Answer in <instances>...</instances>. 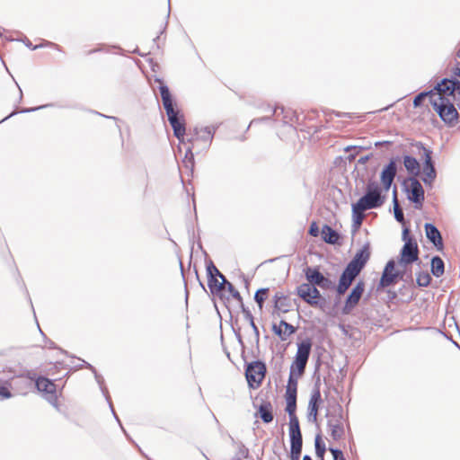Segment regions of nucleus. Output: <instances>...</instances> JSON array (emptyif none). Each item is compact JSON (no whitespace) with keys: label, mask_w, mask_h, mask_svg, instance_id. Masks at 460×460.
I'll use <instances>...</instances> for the list:
<instances>
[{"label":"nucleus","mask_w":460,"mask_h":460,"mask_svg":"<svg viewBox=\"0 0 460 460\" xmlns=\"http://www.w3.org/2000/svg\"><path fill=\"white\" fill-rule=\"evenodd\" d=\"M460 91V82L445 78L430 91V106L438 115H459L455 107L456 92Z\"/></svg>","instance_id":"nucleus-1"},{"label":"nucleus","mask_w":460,"mask_h":460,"mask_svg":"<svg viewBox=\"0 0 460 460\" xmlns=\"http://www.w3.org/2000/svg\"><path fill=\"white\" fill-rule=\"evenodd\" d=\"M402 240L403 245L399 252L398 264L405 268L407 265L416 262L420 266L421 261L419 258V246L415 236L411 233L409 226L402 225Z\"/></svg>","instance_id":"nucleus-2"},{"label":"nucleus","mask_w":460,"mask_h":460,"mask_svg":"<svg viewBox=\"0 0 460 460\" xmlns=\"http://www.w3.org/2000/svg\"><path fill=\"white\" fill-rule=\"evenodd\" d=\"M206 274L208 288L213 296H217L223 305L229 310V296H226L224 288L226 282L223 280L226 276L216 267L211 259L206 260Z\"/></svg>","instance_id":"nucleus-3"},{"label":"nucleus","mask_w":460,"mask_h":460,"mask_svg":"<svg viewBox=\"0 0 460 460\" xmlns=\"http://www.w3.org/2000/svg\"><path fill=\"white\" fill-rule=\"evenodd\" d=\"M369 193L363 194L356 202L351 204V233L354 235L361 227L364 219V211L380 208L382 199L376 197L368 199Z\"/></svg>","instance_id":"nucleus-4"},{"label":"nucleus","mask_w":460,"mask_h":460,"mask_svg":"<svg viewBox=\"0 0 460 460\" xmlns=\"http://www.w3.org/2000/svg\"><path fill=\"white\" fill-rule=\"evenodd\" d=\"M299 117H258L253 119L246 128V130L250 127H262V128H276L277 135L280 133H295L296 128L293 125L294 119L298 120Z\"/></svg>","instance_id":"nucleus-5"},{"label":"nucleus","mask_w":460,"mask_h":460,"mask_svg":"<svg viewBox=\"0 0 460 460\" xmlns=\"http://www.w3.org/2000/svg\"><path fill=\"white\" fill-rule=\"evenodd\" d=\"M241 356L244 362V376L248 387L251 390H256L261 385L265 378L267 373L266 363L261 359L248 362L243 351Z\"/></svg>","instance_id":"nucleus-6"},{"label":"nucleus","mask_w":460,"mask_h":460,"mask_svg":"<svg viewBox=\"0 0 460 460\" xmlns=\"http://www.w3.org/2000/svg\"><path fill=\"white\" fill-rule=\"evenodd\" d=\"M217 128L215 126L194 127L188 132L187 142L195 146L197 154L207 151L211 146Z\"/></svg>","instance_id":"nucleus-7"},{"label":"nucleus","mask_w":460,"mask_h":460,"mask_svg":"<svg viewBox=\"0 0 460 460\" xmlns=\"http://www.w3.org/2000/svg\"><path fill=\"white\" fill-rule=\"evenodd\" d=\"M414 146H416L419 152L422 151L420 155L421 181L426 187L432 188L438 175L435 162L432 158L433 151L430 147L426 146L422 142H416Z\"/></svg>","instance_id":"nucleus-8"},{"label":"nucleus","mask_w":460,"mask_h":460,"mask_svg":"<svg viewBox=\"0 0 460 460\" xmlns=\"http://www.w3.org/2000/svg\"><path fill=\"white\" fill-rule=\"evenodd\" d=\"M295 294L310 306L326 312L328 306L327 298L314 285L302 283L296 287Z\"/></svg>","instance_id":"nucleus-9"},{"label":"nucleus","mask_w":460,"mask_h":460,"mask_svg":"<svg viewBox=\"0 0 460 460\" xmlns=\"http://www.w3.org/2000/svg\"><path fill=\"white\" fill-rule=\"evenodd\" d=\"M402 191L415 209H421L425 199L424 189L417 178L407 177L401 181Z\"/></svg>","instance_id":"nucleus-10"},{"label":"nucleus","mask_w":460,"mask_h":460,"mask_svg":"<svg viewBox=\"0 0 460 460\" xmlns=\"http://www.w3.org/2000/svg\"><path fill=\"white\" fill-rule=\"evenodd\" d=\"M313 341L309 337H305L296 342V352L291 362L289 370L304 375L306 364L310 358Z\"/></svg>","instance_id":"nucleus-11"},{"label":"nucleus","mask_w":460,"mask_h":460,"mask_svg":"<svg viewBox=\"0 0 460 460\" xmlns=\"http://www.w3.org/2000/svg\"><path fill=\"white\" fill-rule=\"evenodd\" d=\"M394 177L395 176L387 175L380 172L381 185L376 181L369 180L367 181L364 194L369 193L368 199H373L376 197L377 199H382L383 201L380 204L381 208L386 201L387 192L392 188Z\"/></svg>","instance_id":"nucleus-12"},{"label":"nucleus","mask_w":460,"mask_h":460,"mask_svg":"<svg viewBox=\"0 0 460 460\" xmlns=\"http://www.w3.org/2000/svg\"><path fill=\"white\" fill-rule=\"evenodd\" d=\"M303 272L306 280L305 284L314 285L323 289H334V282L323 274L320 266H306Z\"/></svg>","instance_id":"nucleus-13"},{"label":"nucleus","mask_w":460,"mask_h":460,"mask_svg":"<svg viewBox=\"0 0 460 460\" xmlns=\"http://www.w3.org/2000/svg\"><path fill=\"white\" fill-rule=\"evenodd\" d=\"M46 376L38 378L36 381V389L43 394L46 401L56 409H58L57 385L55 381Z\"/></svg>","instance_id":"nucleus-14"},{"label":"nucleus","mask_w":460,"mask_h":460,"mask_svg":"<svg viewBox=\"0 0 460 460\" xmlns=\"http://www.w3.org/2000/svg\"><path fill=\"white\" fill-rule=\"evenodd\" d=\"M364 291L365 281L363 279H359L347 295L344 305L341 310V314L348 315L353 311V309L358 305Z\"/></svg>","instance_id":"nucleus-15"},{"label":"nucleus","mask_w":460,"mask_h":460,"mask_svg":"<svg viewBox=\"0 0 460 460\" xmlns=\"http://www.w3.org/2000/svg\"><path fill=\"white\" fill-rule=\"evenodd\" d=\"M359 273L360 272L346 264L339 277L338 283H334L333 290H335L338 295H343Z\"/></svg>","instance_id":"nucleus-16"},{"label":"nucleus","mask_w":460,"mask_h":460,"mask_svg":"<svg viewBox=\"0 0 460 460\" xmlns=\"http://www.w3.org/2000/svg\"><path fill=\"white\" fill-rule=\"evenodd\" d=\"M370 256L371 246L370 243L367 242L355 252L351 260L347 264L358 272H361L367 264Z\"/></svg>","instance_id":"nucleus-17"},{"label":"nucleus","mask_w":460,"mask_h":460,"mask_svg":"<svg viewBox=\"0 0 460 460\" xmlns=\"http://www.w3.org/2000/svg\"><path fill=\"white\" fill-rule=\"evenodd\" d=\"M424 231L427 240L433 245L436 251L439 252H444V242L441 232L438 230L434 223H425Z\"/></svg>","instance_id":"nucleus-18"},{"label":"nucleus","mask_w":460,"mask_h":460,"mask_svg":"<svg viewBox=\"0 0 460 460\" xmlns=\"http://www.w3.org/2000/svg\"><path fill=\"white\" fill-rule=\"evenodd\" d=\"M271 331L281 341H286L289 336L296 332V327L285 319H280L279 324L272 323Z\"/></svg>","instance_id":"nucleus-19"},{"label":"nucleus","mask_w":460,"mask_h":460,"mask_svg":"<svg viewBox=\"0 0 460 460\" xmlns=\"http://www.w3.org/2000/svg\"><path fill=\"white\" fill-rule=\"evenodd\" d=\"M273 311L272 315L279 316L280 314H286L290 311V299L287 295L281 292H276L273 296Z\"/></svg>","instance_id":"nucleus-20"},{"label":"nucleus","mask_w":460,"mask_h":460,"mask_svg":"<svg viewBox=\"0 0 460 460\" xmlns=\"http://www.w3.org/2000/svg\"><path fill=\"white\" fill-rule=\"evenodd\" d=\"M254 408L257 409L255 417H259L263 423L269 424L273 420V408L270 401L261 400L259 405L253 403Z\"/></svg>","instance_id":"nucleus-21"},{"label":"nucleus","mask_w":460,"mask_h":460,"mask_svg":"<svg viewBox=\"0 0 460 460\" xmlns=\"http://www.w3.org/2000/svg\"><path fill=\"white\" fill-rule=\"evenodd\" d=\"M393 264H394V259H390L385 265L384 270L381 274V278L376 286L377 291H382L385 288H388L391 285H393L394 283H395L394 275H392V273H391V269L393 268Z\"/></svg>","instance_id":"nucleus-22"},{"label":"nucleus","mask_w":460,"mask_h":460,"mask_svg":"<svg viewBox=\"0 0 460 460\" xmlns=\"http://www.w3.org/2000/svg\"><path fill=\"white\" fill-rule=\"evenodd\" d=\"M322 240L332 245L341 243V234L328 224H323L321 229Z\"/></svg>","instance_id":"nucleus-23"},{"label":"nucleus","mask_w":460,"mask_h":460,"mask_svg":"<svg viewBox=\"0 0 460 460\" xmlns=\"http://www.w3.org/2000/svg\"><path fill=\"white\" fill-rule=\"evenodd\" d=\"M157 81L159 82V91L164 108L166 111V115H179L178 112L174 111L173 100L169 91V88L160 80Z\"/></svg>","instance_id":"nucleus-24"},{"label":"nucleus","mask_w":460,"mask_h":460,"mask_svg":"<svg viewBox=\"0 0 460 460\" xmlns=\"http://www.w3.org/2000/svg\"><path fill=\"white\" fill-rule=\"evenodd\" d=\"M402 160L403 165L405 167V170L408 173V177H414L416 178L420 171V162L418 159L411 155L409 154H403L401 156V161Z\"/></svg>","instance_id":"nucleus-25"},{"label":"nucleus","mask_w":460,"mask_h":460,"mask_svg":"<svg viewBox=\"0 0 460 460\" xmlns=\"http://www.w3.org/2000/svg\"><path fill=\"white\" fill-rule=\"evenodd\" d=\"M167 120L176 138L182 137V135H188L186 131L185 117H167Z\"/></svg>","instance_id":"nucleus-26"},{"label":"nucleus","mask_w":460,"mask_h":460,"mask_svg":"<svg viewBox=\"0 0 460 460\" xmlns=\"http://www.w3.org/2000/svg\"><path fill=\"white\" fill-rule=\"evenodd\" d=\"M430 271L436 278H440L445 273V262L438 255H433L430 260Z\"/></svg>","instance_id":"nucleus-27"},{"label":"nucleus","mask_w":460,"mask_h":460,"mask_svg":"<svg viewBox=\"0 0 460 460\" xmlns=\"http://www.w3.org/2000/svg\"><path fill=\"white\" fill-rule=\"evenodd\" d=\"M304 375H301L296 372H293L289 370L288 384L286 387V394H294L295 396L297 395V385H298V379L302 377Z\"/></svg>","instance_id":"nucleus-28"},{"label":"nucleus","mask_w":460,"mask_h":460,"mask_svg":"<svg viewBox=\"0 0 460 460\" xmlns=\"http://www.w3.org/2000/svg\"><path fill=\"white\" fill-rule=\"evenodd\" d=\"M241 312L243 313L244 319L249 322V324H250L251 328L252 329V332H253V334H254L256 345L259 346V342H260V331H259V328L257 327V325H256V323L254 322V317H253L251 310L249 309V307H247L245 305H243Z\"/></svg>","instance_id":"nucleus-29"},{"label":"nucleus","mask_w":460,"mask_h":460,"mask_svg":"<svg viewBox=\"0 0 460 460\" xmlns=\"http://www.w3.org/2000/svg\"><path fill=\"white\" fill-rule=\"evenodd\" d=\"M327 427L330 429V435L333 440H340L345 434L343 423H334L333 420H328Z\"/></svg>","instance_id":"nucleus-30"},{"label":"nucleus","mask_w":460,"mask_h":460,"mask_svg":"<svg viewBox=\"0 0 460 460\" xmlns=\"http://www.w3.org/2000/svg\"><path fill=\"white\" fill-rule=\"evenodd\" d=\"M223 280L226 282L224 288L226 292L227 291L229 293L227 296H229V298L232 297L236 300L239 304L240 309L242 310V306L245 305L243 304V299L240 292L235 288L232 282L227 280L226 278H224Z\"/></svg>","instance_id":"nucleus-31"},{"label":"nucleus","mask_w":460,"mask_h":460,"mask_svg":"<svg viewBox=\"0 0 460 460\" xmlns=\"http://www.w3.org/2000/svg\"><path fill=\"white\" fill-rule=\"evenodd\" d=\"M392 203H393V208H394V219L397 222L402 223V225H404L403 224L404 214H403V212H402V210L400 208L399 203H398L397 187L396 186H394V189H393Z\"/></svg>","instance_id":"nucleus-32"},{"label":"nucleus","mask_w":460,"mask_h":460,"mask_svg":"<svg viewBox=\"0 0 460 460\" xmlns=\"http://www.w3.org/2000/svg\"><path fill=\"white\" fill-rule=\"evenodd\" d=\"M314 450L315 456L318 460H324V454L327 450L325 443L323 439V435L321 432H318L314 438Z\"/></svg>","instance_id":"nucleus-33"},{"label":"nucleus","mask_w":460,"mask_h":460,"mask_svg":"<svg viewBox=\"0 0 460 460\" xmlns=\"http://www.w3.org/2000/svg\"><path fill=\"white\" fill-rule=\"evenodd\" d=\"M269 293L270 288H260L255 291L253 295V300L257 304L260 311H262L264 302L269 297Z\"/></svg>","instance_id":"nucleus-34"},{"label":"nucleus","mask_w":460,"mask_h":460,"mask_svg":"<svg viewBox=\"0 0 460 460\" xmlns=\"http://www.w3.org/2000/svg\"><path fill=\"white\" fill-rule=\"evenodd\" d=\"M90 367H91V372L94 376L95 381L99 385V387H100V390H101L102 395L104 396L106 402H110V397L111 396H110L108 388L104 385V378H103V376L98 373L97 369L93 366H90Z\"/></svg>","instance_id":"nucleus-35"},{"label":"nucleus","mask_w":460,"mask_h":460,"mask_svg":"<svg viewBox=\"0 0 460 460\" xmlns=\"http://www.w3.org/2000/svg\"><path fill=\"white\" fill-rule=\"evenodd\" d=\"M401 162V156L396 155L389 159L388 163L384 165L381 173L395 176L397 170V164Z\"/></svg>","instance_id":"nucleus-36"},{"label":"nucleus","mask_w":460,"mask_h":460,"mask_svg":"<svg viewBox=\"0 0 460 460\" xmlns=\"http://www.w3.org/2000/svg\"><path fill=\"white\" fill-rule=\"evenodd\" d=\"M194 150L197 153V148L193 145H188L185 147V155L182 162L185 164L186 167H190V170H193L195 164V154Z\"/></svg>","instance_id":"nucleus-37"},{"label":"nucleus","mask_w":460,"mask_h":460,"mask_svg":"<svg viewBox=\"0 0 460 460\" xmlns=\"http://www.w3.org/2000/svg\"><path fill=\"white\" fill-rule=\"evenodd\" d=\"M325 417L330 418L329 420H333L334 423H343L344 416L342 406L340 403H336L332 412L327 411Z\"/></svg>","instance_id":"nucleus-38"},{"label":"nucleus","mask_w":460,"mask_h":460,"mask_svg":"<svg viewBox=\"0 0 460 460\" xmlns=\"http://www.w3.org/2000/svg\"><path fill=\"white\" fill-rule=\"evenodd\" d=\"M12 384L9 380L0 378V399L7 400L13 396L12 393Z\"/></svg>","instance_id":"nucleus-39"},{"label":"nucleus","mask_w":460,"mask_h":460,"mask_svg":"<svg viewBox=\"0 0 460 460\" xmlns=\"http://www.w3.org/2000/svg\"><path fill=\"white\" fill-rule=\"evenodd\" d=\"M432 279L428 271H420L416 273V285L419 288H426L430 285Z\"/></svg>","instance_id":"nucleus-40"},{"label":"nucleus","mask_w":460,"mask_h":460,"mask_svg":"<svg viewBox=\"0 0 460 460\" xmlns=\"http://www.w3.org/2000/svg\"><path fill=\"white\" fill-rule=\"evenodd\" d=\"M229 313H230V315L231 314V311L230 309L228 310ZM230 321H231V328H232V331L236 338V341L238 342V344L241 346L242 348V352L243 351L245 353V344H244V341L243 340V336L241 334V328L240 327H235L234 324H237V322H238V319L236 318L235 321H234V320H233V316L230 317Z\"/></svg>","instance_id":"nucleus-41"},{"label":"nucleus","mask_w":460,"mask_h":460,"mask_svg":"<svg viewBox=\"0 0 460 460\" xmlns=\"http://www.w3.org/2000/svg\"><path fill=\"white\" fill-rule=\"evenodd\" d=\"M285 400H286V412L289 415L296 414V396L294 394H285Z\"/></svg>","instance_id":"nucleus-42"},{"label":"nucleus","mask_w":460,"mask_h":460,"mask_svg":"<svg viewBox=\"0 0 460 460\" xmlns=\"http://www.w3.org/2000/svg\"><path fill=\"white\" fill-rule=\"evenodd\" d=\"M430 91L419 93L413 100L414 106L418 107L422 104H426L427 106L430 105Z\"/></svg>","instance_id":"nucleus-43"},{"label":"nucleus","mask_w":460,"mask_h":460,"mask_svg":"<svg viewBox=\"0 0 460 460\" xmlns=\"http://www.w3.org/2000/svg\"><path fill=\"white\" fill-rule=\"evenodd\" d=\"M367 148L368 147L363 146H348L344 148L345 153L348 154L346 159H348L349 161H352L356 158V156L360 151Z\"/></svg>","instance_id":"nucleus-44"},{"label":"nucleus","mask_w":460,"mask_h":460,"mask_svg":"<svg viewBox=\"0 0 460 460\" xmlns=\"http://www.w3.org/2000/svg\"><path fill=\"white\" fill-rule=\"evenodd\" d=\"M108 404H109V407H110V409H111V413H112L113 417H114V418H115V420H117V422L119 424V426H120L121 429L123 430V432H124V433H125V435L127 436L128 439L129 441H131L132 443H134V445H136V447H137V448L139 449V451L142 453V455H143V456H145L148 460H152L151 458H149L147 456H146V455L142 452V450H141V448L139 447V446H138L137 444H136V443H135V441H134V440H133V439H132V438H131L127 434L126 430H125V429H124V428L122 427V424H121V422H120V420H119V419L118 415L116 414V412H115V411H114V408H113V406H112V402H111V398H110V402H108Z\"/></svg>","instance_id":"nucleus-45"},{"label":"nucleus","mask_w":460,"mask_h":460,"mask_svg":"<svg viewBox=\"0 0 460 460\" xmlns=\"http://www.w3.org/2000/svg\"><path fill=\"white\" fill-rule=\"evenodd\" d=\"M398 262H395L394 260L393 268L391 269L392 275H394V281L397 282L398 280H404V275L406 274V267L402 270L397 269Z\"/></svg>","instance_id":"nucleus-46"},{"label":"nucleus","mask_w":460,"mask_h":460,"mask_svg":"<svg viewBox=\"0 0 460 460\" xmlns=\"http://www.w3.org/2000/svg\"><path fill=\"white\" fill-rule=\"evenodd\" d=\"M37 326H38V328H39V330H40V332L41 333V335H42V336H43V338L45 339V341H46V342H47V344H48V347H49V349H58L61 351V353H63V354H65V355H66V356H68V357H71V358H76V357H75V356H74V355H70L66 350H65V349H63L58 348V347L56 345V343H55L54 341H52L51 340L48 339V338H47V336L45 335V333H44V332L41 331V329L40 328V325H39V323H37Z\"/></svg>","instance_id":"nucleus-47"},{"label":"nucleus","mask_w":460,"mask_h":460,"mask_svg":"<svg viewBox=\"0 0 460 460\" xmlns=\"http://www.w3.org/2000/svg\"><path fill=\"white\" fill-rule=\"evenodd\" d=\"M320 365H321L320 359L318 358V360L315 364L314 374H313V378L314 379V384L313 389L317 388V390H321V375L319 372Z\"/></svg>","instance_id":"nucleus-48"},{"label":"nucleus","mask_w":460,"mask_h":460,"mask_svg":"<svg viewBox=\"0 0 460 460\" xmlns=\"http://www.w3.org/2000/svg\"><path fill=\"white\" fill-rule=\"evenodd\" d=\"M322 402L321 390L312 389L308 404L318 405L319 407Z\"/></svg>","instance_id":"nucleus-49"},{"label":"nucleus","mask_w":460,"mask_h":460,"mask_svg":"<svg viewBox=\"0 0 460 460\" xmlns=\"http://www.w3.org/2000/svg\"><path fill=\"white\" fill-rule=\"evenodd\" d=\"M410 291H411V288H407L405 285H403L402 288H399L397 293L402 296V302L409 303L413 299V294L412 293L409 294Z\"/></svg>","instance_id":"nucleus-50"},{"label":"nucleus","mask_w":460,"mask_h":460,"mask_svg":"<svg viewBox=\"0 0 460 460\" xmlns=\"http://www.w3.org/2000/svg\"><path fill=\"white\" fill-rule=\"evenodd\" d=\"M319 407L318 405L308 404L307 419L309 421L316 422Z\"/></svg>","instance_id":"nucleus-51"},{"label":"nucleus","mask_w":460,"mask_h":460,"mask_svg":"<svg viewBox=\"0 0 460 460\" xmlns=\"http://www.w3.org/2000/svg\"><path fill=\"white\" fill-rule=\"evenodd\" d=\"M439 119L447 128H454L460 123V117H439Z\"/></svg>","instance_id":"nucleus-52"},{"label":"nucleus","mask_w":460,"mask_h":460,"mask_svg":"<svg viewBox=\"0 0 460 460\" xmlns=\"http://www.w3.org/2000/svg\"><path fill=\"white\" fill-rule=\"evenodd\" d=\"M328 449L332 456V460H346L343 451L341 448L330 447Z\"/></svg>","instance_id":"nucleus-53"},{"label":"nucleus","mask_w":460,"mask_h":460,"mask_svg":"<svg viewBox=\"0 0 460 460\" xmlns=\"http://www.w3.org/2000/svg\"><path fill=\"white\" fill-rule=\"evenodd\" d=\"M290 446L303 447L302 433L288 435Z\"/></svg>","instance_id":"nucleus-54"},{"label":"nucleus","mask_w":460,"mask_h":460,"mask_svg":"<svg viewBox=\"0 0 460 460\" xmlns=\"http://www.w3.org/2000/svg\"><path fill=\"white\" fill-rule=\"evenodd\" d=\"M303 447L290 446L289 457L290 460H299Z\"/></svg>","instance_id":"nucleus-55"},{"label":"nucleus","mask_w":460,"mask_h":460,"mask_svg":"<svg viewBox=\"0 0 460 460\" xmlns=\"http://www.w3.org/2000/svg\"><path fill=\"white\" fill-rule=\"evenodd\" d=\"M308 234L313 237H316L321 234V230L316 221H312L307 231Z\"/></svg>","instance_id":"nucleus-56"},{"label":"nucleus","mask_w":460,"mask_h":460,"mask_svg":"<svg viewBox=\"0 0 460 460\" xmlns=\"http://www.w3.org/2000/svg\"><path fill=\"white\" fill-rule=\"evenodd\" d=\"M49 107H52V105H50V104L43 105V106H39V107L31 108V109H27V110H17L16 109L14 111H11L8 115L14 116V115H18L19 113L35 111H39V110L49 108Z\"/></svg>","instance_id":"nucleus-57"},{"label":"nucleus","mask_w":460,"mask_h":460,"mask_svg":"<svg viewBox=\"0 0 460 460\" xmlns=\"http://www.w3.org/2000/svg\"><path fill=\"white\" fill-rule=\"evenodd\" d=\"M187 233L189 235L190 243V257L192 256L193 247H194V237H195V232L193 227L190 225L187 226Z\"/></svg>","instance_id":"nucleus-58"},{"label":"nucleus","mask_w":460,"mask_h":460,"mask_svg":"<svg viewBox=\"0 0 460 460\" xmlns=\"http://www.w3.org/2000/svg\"><path fill=\"white\" fill-rule=\"evenodd\" d=\"M249 455H250L249 449L243 443H240L237 456H241V459H242V458H248Z\"/></svg>","instance_id":"nucleus-59"},{"label":"nucleus","mask_w":460,"mask_h":460,"mask_svg":"<svg viewBox=\"0 0 460 460\" xmlns=\"http://www.w3.org/2000/svg\"><path fill=\"white\" fill-rule=\"evenodd\" d=\"M22 376L33 381L35 386H36V381L38 380V378L42 377V376H37V374H35L31 371H27L25 374H22Z\"/></svg>","instance_id":"nucleus-60"},{"label":"nucleus","mask_w":460,"mask_h":460,"mask_svg":"<svg viewBox=\"0 0 460 460\" xmlns=\"http://www.w3.org/2000/svg\"><path fill=\"white\" fill-rule=\"evenodd\" d=\"M392 145H393V141H390V140H383V141L375 142V146L377 148L384 146L386 149H389L390 146H392Z\"/></svg>","instance_id":"nucleus-61"},{"label":"nucleus","mask_w":460,"mask_h":460,"mask_svg":"<svg viewBox=\"0 0 460 460\" xmlns=\"http://www.w3.org/2000/svg\"><path fill=\"white\" fill-rule=\"evenodd\" d=\"M77 358L82 361V364L71 367V370L75 371V370L80 369L82 367H85V368H88L89 370H91L90 366H93L92 364H90L89 362H87V361H85V360H84V359H82L80 358Z\"/></svg>","instance_id":"nucleus-62"},{"label":"nucleus","mask_w":460,"mask_h":460,"mask_svg":"<svg viewBox=\"0 0 460 460\" xmlns=\"http://www.w3.org/2000/svg\"><path fill=\"white\" fill-rule=\"evenodd\" d=\"M441 121L442 120L439 119V117H429V122L434 128H441Z\"/></svg>","instance_id":"nucleus-63"},{"label":"nucleus","mask_w":460,"mask_h":460,"mask_svg":"<svg viewBox=\"0 0 460 460\" xmlns=\"http://www.w3.org/2000/svg\"><path fill=\"white\" fill-rule=\"evenodd\" d=\"M288 417H289V427L300 425L299 420L296 416V414L289 413Z\"/></svg>","instance_id":"nucleus-64"}]
</instances>
